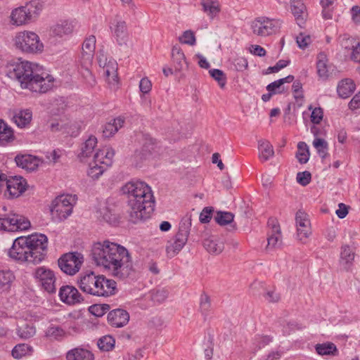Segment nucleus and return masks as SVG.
<instances>
[{
  "label": "nucleus",
  "mask_w": 360,
  "mask_h": 360,
  "mask_svg": "<svg viewBox=\"0 0 360 360\" xmlns=\"http://www.w3.org/2000/svg\"><path fill=\"white\" fill-rule=\"evenodd\" d=\"M6 75L18 82L22 89L44 94L53 86L54 79L37 65L27 60L9 63Z\"/></svg>",
  "instance_id": "7ed1b4c3"
},
{
  "label": "nucleus",
  "mask_w": 360,
  "mask_h": 360,
  "mask_svg": "<svg viewBox=\"0 0 360 360\" xmlns=\"http://www.w3.org/2000/svg\"><path fill=\"white\" fill-rule=\"evenodd\" d=\"M73 26L72 23L68 21H63L60 24H57L53 29V32L55 35L62 37L72 33Z\"/></svg>",
  "instance_id": "58836bf2"
},
{
  "label": "nucleus",
  "mask_w": 360,
  "mask_h": 360,
  "mask_svg": "<svg viewBox=\"0 0 360 360\" xmlns=\"http://www.w3.org/2000/svg\"><path fill=\"white\" fill-rule=\"evenodd\" d=\"M351 59L354 62L359 63L358 70L360 74V43H359L355 47H354L351 55Z\"/></svg>",
  "instance_id": "69168bd1"
},
{
  "label": "nucleus",
  "mask_w": 360,
  "mask_h": 360,
  "mask_svg": "<svg viewBox=\"0 0 360 360\" xmlns=\"http://www.w3.org/2000/svg\"><path fill=\"white\" fill-rule=\"evenodd\" d=\"M115 344V340L111 335H105L101 338L97 342L98 348L104 352L112 350Z\"/></svg>",
  "instance_id": "a19ab883"
},
{
  "label": "nucleus",
  "mask_w": 360,
  "mask_h": 360,
  "mask_svg": "<svg viewBox=\"0 0 360 360\" xmlns=\"http://www.w3.org/2000/svg\"><path fill=\"white\" fill-rule=\"evenodd\" d=\"M15 279L13 273L10 269H0V288L8 289Z\"/></svg>",
  "instance_id": "e433bc0d"
},
{
  "label": "nucleus",
  "mask_w": 360,
  "mask_h": 360,
  "mask_svg": "<svg viewBox=\"0 0 360 360\" xmlns=\"http://www.w3.org/2000/svg\"><path fill=\"white\" fill-rule=\"evenodd\" d=\"M77 284L81 290L93 296L108 297L117 292V283L114 280L103 275H96L93 271L81 275Z\"/></svg>",
  "instance_id": "39448f33"
},
{
  "label": "nucleus",
  "mask_w": 360,
  "mask_h": 360,
  "mask_svg": "<svg viewBox=\"0 0 360 360\" xmlns=\"http://www.w3.org/2000/svg\"><path fill=\"white\" fill-rule=\"evenodd\" d=\"M311 37L309 34L302 32L300 33L296 37V42L299 48L304 49L311 43Z\"/></svg>",
  "instance_id": "864d4df0"
},
{
  "label": "nucleus",
  "mask_w": 360,
  "mask_h": 360,
  "mask_svg": "<svg viewBox=\"0 0 360 360\" xmlns=\"http://www.w3.org/2000/svg\"><path fill=\"white\" fill-rule=\"evenodd\" d=\"M295 222L297 238L304 243L311 233V223L308 214L302 210H298L295 214Z\"/></svg>",
  "instance_id": "ddd939ff"
},
{
  "label": "nucleus",
  "mask_w": 360,
  "mask_h": 360,
  "mask_svg": "<svg viewBox=\"0 0 360 360\" xmlns=\"http://www.w3.org/2000/svg\"><path fill=\"white\" fill-rule=\"evenodd\" d=\"M349 108L352 110L360 108V91L355 94L349 101Z\"/></svg>",
  "instance_id": "338daca9"
},
{
  "label": "nucleus",
  "mask_w": 360,
  "mask_h": 360,
  "mask_svg": "<svg viewBox=\"0 0 360 360\" xmlns=\"http://www.w3.org/2000/svg\"><path fill=\"white\" fill-rule=\"evenodd\" d=\"M34 275L45 291L49 293L56 292V276L53 271L45 266H40L36 269Z\"/></svg>",
  "instance_id": "f8f14e48"
},
{
  "label": "nucleus",
  "mask_w": 360,
  "mask_h": 360,
  "mask_svg": "<svg viewBox=\"0 0 360 360\" xmlns=\"http://www.w3.org/2000/svg\"><path fill=\"white\" fill-rule=\"evenodd\" d=\"M44 6L40 0H32L25 6L14 9L11 13V20L16 25H21L30 22L39 15Z\"/></svg>",
  "instance_id": "423d86ee"
},
{
  "label": "nucleus",
  "mask_w": 360,
  "mask_h": 360,
  "mask_svg": "<svg viewBox=\"0 0 360 360\" xmlns=\"http://www.w3.org/2000/svg\"><path fill=\"white\" fill-rule=\"evenodd\" d=\"M15 161L18 167L30 171L36 169L39 163V160L31 155H18Z\"/></svg>",
  "instance_id": "b1692460"
},
{
  "label": "nucleus",
  "mask_w": 360,
  "mask_h": 360,
  "mask_svg": "<svg viewBox=\"0 0 360 360\" xmlns=\"http://www.w3.org/2000/svg\"><path fill=\"white\" fill-rule=\"evenodd\" d=\"M75 201V197L71 195H61L56 198L50 209L53 218L58 221L67 219L72 212Z\"/></svg>",
  "instance_id": "1a4fd4ad"
},
{
  "label": "nucleus",
  "mask_w": 360,
  "mask_h": 360,
  "mask_svg": "<svg viewBox=\"0 0 360 360\" xmlns=\"http://www.w3.org/2000/svg\"><path fill=\"white\" fill-rule=\"evenodd\" d=\"M110 309V305L108 304H93L89 307V312L97 317L104 315Z\"/></svg>",
  "instance_id": "8fccbe9b"
},
{
  "label": "nucleus",
  "mask_w": 360,
  "mask_h": 360,
  "mask_svg": "<svg viewBox=\"0 0 360 360\" xmlns=\"http://www.w3.org/2000/svg\"><path fill=\"white\" fill-rule=\"evenodd\" d=\"M233 65L237 71H243L247 69L248 63L245 58L240 57L234 60Z\"/></svg>",
  "instance_id": "680f3d73"
},
{
  "label": "nucleus",
  "mask_w": 360,
  "mask_h": 360,
  "mask_svg": "<svg viewBox=\"0 0 360 360\" xmlns=\"http://www.w3.org/2000/svg\"><path fill=\"white\" fill-rule=\"evenodd\" d=\"M259 158L266 162L274 155V150L271 143L265 139L258 141Z\"/></svg>",
  "instance_id": "c756f323"
},
{
  "label": "nucleus",
  "mask_w": 360,
  "mask_h": 360,
  "mask_svg": "<svg viewBox=\"0 0 360 360\" xmlns=\"http://www.w3.org/2000/svg\"><path fill=\"white\" fill-rule=\"evenodd\" d=\"M7 231H25L30 227V221L24 216L13 214L6 217Z\"/></svg>",
  "instance_id": "aec40b11"
},
{
  "label": "nucleus",
  "mask_w": 360,
  "mask_h": 360,
  "mask_svg": "<svg viewBox=\"0 0 360 360\" xmlns=\"http://www.w3.org/2000/svg\"><path fill=\"white\" fill-rule=\"evenodd\" d=\"M36 328L34 323L23 322L21 325L18 326L16 333L18 337L23 340L30 339L36 334Z\"/></svg>",
  "instance_id": "72a5a7b5"
},
{
  "label": "nucleus",
  "mask_w": 360,
  "mask_h": 360,
  "mask_svg": "<svg viewBox=\"0 0 360 360\" xmlns=\"http://www.w3.org/2000/svg\"><path fill=\"white\" fill-rule=\"evenodd\" d=\"M355 253L348 245H342L340 253V266L345 271H349L354 259Z\"/></svg>",
  "instance_id": "4be33fe9"
},
{
  "label": "nucleus",
  "mask_w": 360,
  "mask_h": 360,
  "mask_svg": "<svg viewBox=\"0 0 360 360\" xmlns=\"http://www.w3.org/2000/svg\"><path fill=\"white\" fill-rule=\"evenodd\" d=\"M200 309L202 315L205 319L210 314L211 303L210 297L206 294H202L200 296Z\"/></svg>",
  "instance_id": "de8ad7c7"
},
{
  "label": "nucleus",
  "mask_w": 360,
  "mask_h": 360,
  "mask_svg": "<svg viewBox=\"0 0 360 360\" xmlns=\"http://www.w3.org/2000/svg\"><path fill=\"white\" fill-rule=\"evenodd\" d=\"M67 360H94V356L89 350L82 347H75L66 353Z\"/></svg>",
  "instance_id": "a878e982"
},
{
  "label": "nucleus",
  "mask_w": 360,
  "mask_h": 360,
  "mask_svg": "<svg viewBox=\"0 0 360 360\" xmlns=\"http://www.w3.org/2000/svg\"><path fill=\"white\" fill-rule=\"evenodd\" d=\"M96 145L97 139L94 136H89V139L82 144L80 157L90 156L93 153Z\"/></svg>",
  "instance_id": "4c0bfd02"
},
{
  "label": "nucleus",
  "mask_w": 360,
  "mask_h": 360,
  "mask_svg": "<svg viewBox=\"0 0 360 360\" xmlns=\"http://www.w3.org/2000/svg\"><path fill=\"white\" fill-rule=\"evenodd\" d=\"M84 262L83 255L77 252H68L62 255L58 260L60 270L68 275L77 274Z\"/></svg>",
  "instance_id": "9d476101"
},
{
  "label": "nucleus",
  "mask_w": 360,
  "mask_h": 360,
  "mask_svg": "<svg viewBox=\"0 0 360 360\" xmlns=\"http://www.w3.org/2000/svg\"><path fill=\"white\" fill-rule=\"evenodd\" d=\"M291 11L293 14L297 25L302 27L305 22L307 17L306 7L300 1H294L291 4Z\"/></svg>",
  "instance_id": "cd10ccee"
},
{
  "label": "nucleus",
  "mask_w": 360,
  "mask_h": 360,
  "mask_svg": "<svg viewBox=\"0 0 360 360\" xmlns=\"http://www.w3.org/2000/svg\"><path fill=\"white\" fill-rule=\"evenodd\" d=\"M272 340V338L269 336L264 335V336H260L257 335L255 336L254 340V344L256 345L257 349H261L264 347V346L267 345L269 342H271Z\"/></svg>",
  "instance_id": "bf43d9fd"
},
{
  "label": "nucleus",
  "mask_w": 360,
  "mask_h": 360,
  "mask_svg": "<svg viewBox=\"0 0 360 360\" xmlns=\"http://www.w3.org/2000/svg\"><path fill=\"white\" fill-rule=\"evenodd\" d=\"M234 215L229 212L219 211L214 216L215 221L221 226H225L233 221Z\"/></svg>",
  "instance_id": "37998d69"
},
{
  "label": "nucleus",
  "mask_w": 360,
  "mask_h": 360,
  "mask_svg": "<svg viewBox=\"0 0 360 360\" xmlns=\"http://www.w3.org/2000/svg\"><path fill=\"white\" fill-rule=\"evenodd\" d=\"M58 296L62 302L70 306L80 304L84 300L78 290L70 285L61 286L59 289Z\"/></svg>",
  "instance_id": "4468645a"
},
{
  "label": "nucleus",
  "mask_w": 360,
  "mask_h": 360,
  "mask_svg": "<svg viewBox=\"0 0 360 360\" xmlns=\"http://www.w3.org/2000/svg\"><path fill=\"white\" fill-rule=\"evenodd\" d=\"M179 41L182 44L194 45L195 44V37L192 31L187 30L185 31L183 35L179 37Z\"/></svg>",
  "instance_id": "6e6d98bb"
},
{
  "label": "nucleus",
  "mask_w": 360,
  "mask_h": 360,
  "mask_svg": "<svg viewBox=\"0 0 360 360\" xmlns=\"http://www.w3.org/2000/svg\"><path fill=\"white\" fill-rule=\"evenodd\" d=\"M313 146L316 149L317 153L322 158H325L328 155V145L323 139L316 138L313 141Z\"/></svg>",
  "instance_id": "a18cd8bd"
},
{
  "label": "nucleus",
  "mask_w": 360,
  "mask_h": 360,
  "mask_svg": "<svg viewBox=\"0 0 360 360\" xmlns=\"http://www.w3.org/2000/svg\"><path fill=\"white\" fill-rule=\"evenodd\" d=\"M297 152L296 153V158L300 164H305L309 159V150L306 143L300 141L297 144Z\"/></svg>",
  "instance_id": "ea45409f"
},
{
  "label": "nucleus",
  "mask_w": 360,
  "mask_h": 360,
  "mask_svg": "<svg viewBox=\"0 0 360 360\" xmlns=\"http://www.w3.org/2000/svg\"><path fill=\"white\" fill-rule=\"evenodd\" d=\"M152 88L151 82L147 78L143 77L139 82L140 91L143 94H148Z\"/></svg>",
  "instance_id": "e2e57ef3"
},
{
  "label": "nucleus",
  "mask_w": 360,
  "mask_h": 360,
  "mask_svg": "<svg viewBox=\"0 0 360 360\" xmlns=\"http://www.w3.org/2000/svg\"><path fill=\"white\" fill-rule=\"evenodd\" d=\"M308 108L309 110H312L310 116L311 122L314 124H320L323 117V109L320 107H317L313 109L311 105H309Z\"/></svg>",
  "instance_id": "603ef678"
},
{
  "label": "nucleus",
  "mask_w": 360,
  "mask_h": 360,
  "mask_svg": "<svg viewBox=\"0 0 360 360\" xmlns=\"http://www.w3.org/2000/svg\"><path fill=\"white\" fill-rule=\"evenodd\" d=\"M91 257L94 264L118 279L124 280L134 273L129 250L116 243L105 240L93 244Z\"/></svg>",
  "instance_id": "f257e3e1"
},
{
  "label": "nucleus",
  "mask_w": 360,
  "mask_h": 360,
  "mask_svg": "<svg viewBox=\"0 0 360 360\" xmlns=\"http://www.w3.org/2000/svg\"><path fill=\"white\" fill-rule=\"evenodd\" d=\"M209 72L211 77L218 82L219 86L224 88L226 83V76L224 72L219 69H212Z\"/></svg>",
  "instance_id": "3c124183"
},
{
  "label": "nucleus",
  "mask_w": 360,
  "mask_h": 360,
  "mask_svg": "<svg viewBox=\"0 0 360 360\" xmlns=\"http://www.w3.org/2000/svg\"><path fill=\"white\" fill-rule=\"evenodd\" d=\"M206 250L213 255H219L224 249V242L216 236H210L203 240Z\"/></svg>",
  "instance_id": "393cba45"
},
{
  "label": "nucleus",
  "mask_w": 360,
  "mask_h": 360,
  "mask_svg": "<svg viewBox=\"0 0 360 360\" xmlns=\"http://www.w3.org/2000/svg\"><path fill=\"white\" fill-rule=\"evenodd\" d=\"M315 349L316 352L322 356H336L338 355V353L336 345L330 342H327L322 344H317L315 347Z\"/></svg>",
  "instance_id": "f704fd0d"
},
{
  "label": "nucleus",
  "mask_w": 360,
  "mask_h": 360,
  "mask_svg": "<svg viewBox=\"0 0 360 360\" xmlns=\"http://www.w3.org/2000/svg\"><path fill=\"white\" fill-rule=\"evenodd\" d=\"M212 211H213V210L212 207H205L202 210V211L201 212L200 217H199V219H200V222H202L203 224L208 223L212 219Z\"/></svg>",
  "instance_id": "052dcab7"
},
{
  "label": "nucleus",
  "mask_w": 360,
  "mask_h": 360,
  "mask_svg": "<svg viewBox=\"0 0 360 360\" xmlns=\"http://www.w3.org/2000/svg\"><path fill=\"white\" fill-rule=\"evenodd\" d=\"M106 167L105 165L93 161L89 164V168L87 172L88 176L94 179H96L103 173Z\"/></svg>",
  "instance_id": "c03bdc74"
},
{
  "label": "nucleus",
  "mask_w": 360,
  "mask_h": 360,
  "mask_svg": "<svg viewBox=\"0 0 360 360\" xmlns=\"http://www.w3.org/2000/svg\"><path fill=\"white\" fill-rule=\"evenodd\" d=\"M202 6L204 11L207 13L211 18H213L220 11L217 0H202Z\"/></svg>",
  "instance_id": "c9c22d12"
},
{
  "label": "nucleus",
  "mask_w": 360,
  "mask_h": 360,
  "mask_svg": "<svg viewBox=\"0 0 360 360\" xmlns=\"http://www.w3.org/2000/svg\"><path fill=\"white\" fill-rule=\"evenodd\" d=\"M297 181L302 186H307L311 179V174L308 171L298 172L296 177Z\"/></svg>",
  "instance_id": "5fc2aeb1"
},
{
  "label": "nucleus",
  "mask_w": 360,
  "mask_h": 360,
  "mask_svg": "<svg viewBox=\"0 0 360 360\" xmlns=\"http://www.w3.org/2000/svg\"><path fill=\"white\" fill-rule=\"evenodd\" d=\"M48 238L42 233L28 237H18L9 250V256L16 261L37 264L42 262L47 253Z\"/></svg>",
  "instance_id": "20e7f679"
},
{
  "label": "nucleus",
  "mask_w": 360,
  "mask_h": 360,
  "mask_svg": "<svg viewBox=\"0 0 360 360\" xmlns=\"http://www.w3.org/2000/svg\"><path fill=\"white\" fill-rule=\"evenodd\" d=\"M124 119L122 117H118L109 122L103 126V135L105 137H110L113 136L121 127H123Z\"/></svg>",
  "instance_id": "473e14b6"
},
{
  "label": "nucleus",
  "mask_w": 360,
  "mask_h": 360,
  "mask_svg": "<svg viewBox=\"0 0 360 360\" xmlns=\"http://www.w3.org/2000/svg\"><path fill=\"white\" fill-rule=\"evenodd\" d=\"M335 213L340 219L345 218L348 214L347 206L344 203H340L338 205V209L336 210Z\"/></svg>",
  "instance_id": "774afa93"
},
{
  "label": "nucleus",
  "mask_w": 360,
  "mask_h": 360,
  "mask_svg": "<svg viewBox=\"0 0 360 360\" xmlns=\"http://www.w3.org/2000/svg\"><path fill=\"white\" fill-rule=\"evenodd\" d=\"M15 45L17 49L27 53H41L44 49V44L39 37L30 31L18 33L15 37Z\"/></svg>",
  "instance_id": "6e6552de"
},
{
  "label": "nucleus",
  "mask_w": 360,
  "mask_h": 360,
  "mask_svg": "<svg viewBox=\"0 0 360 360\" xmlns=\"http://www.w3.org/2000/svg\"><path fill=\"white\" fill-rule=\"evenodd\" d=\"M57 321V319H52L49 326L44 330V337L51 342H61L68 335L64 324L60 326L53 323Z\"/></svg>",
  "instance_id": "f3484780"
},
{
  "label": "nucleus",
  "mask_w": 360,
  "mask_h": 360,
  "mask_svg": "<svg viewBox=\"0 0 360 360\" xmlns=\"http://www.w3.org/2000/svg\"><path fill=\"white\" fill-rule=\"evenodd\" d=\"M191 226V218H184L179 224V231L168 241L166 247L167 256L172 258L176 256L186 245Z\"/></svg>",
  "instance_id": "0eeeda50"
},
{
  "label": "nucleus",
  "mask_w": 360,
  "mask_h": 360,
  "mask_svg": "<svg viewBox=\"0 0 360 360\" xmlns=\"http://www.w3.org/2000/svg\"><path fill=\"white\" fill-rule=\"evenodd\" d=\"M32 351V347L25 343L15 345L11 351V354L15 359H21L22 357L29 354Z\"/></svg>",
  "instance_id": "79ce46f5"
},
{
  "label": "nucleus",
  "mask_w": 360,
  "mask_h": 360,
  "mask_svg": "<svg viewBox=\"0 0 360 360\" xmlns=\"http://www.w3.org/2000/svg\"><path fill=\"white\" fill-rule=\"evenodd\" d=\"M281 25V22L279 20L261 17L252 22L251 27L254 34L266 37L276 32Z\"/></svg>",
  "instance_id": "9b49d317"
},
{
  "label": "nucleus",
  "mask_w": 360,
  "mask_h": 360,
  "mask_svg": "<svg viewBox=\"0 0 360 360\" xmlns=\"http://www.w3.org/2000/svg\"><path fill=\"white\" fill-rule=\"evenodd\" d=\"M32 118V111L29 109H26L21 110L18 112H15L13 115V120L18 127L25 128L30 124Z\"/></svg>",
  "instance_id": "2f4dec72"
},
{
  "label": "nucleus",
  "mask_w": 360,
  "mask_h": 360,
  "mask_svg": "<svg viewBox=\"0 0 360 360\" xmlns=\"http://www.w3.org/2000/svg\"><path fill=\"white\" fill-rule=\"evenodd\" d=\"M15 139L13 129L2 119H0V144L7 145Z\"/></svg>",
  "instance_id": "7c9ffc66"
},
{
  "label": "nucleus",
  "mask_w": 360,
  "mask_h": 360,
  "mask_svg": "<svg viewBox=\"0 0 360 360\" xmlns=\"http://www.w3.org/2000/svg\"><path fill=\"white\" fill-rule=\"evenodd\" d=\"M268 231L266 250H272L280 247L282 243V236L280 226L274 219H269L268 221Z\"/></svg>",
  "instance_id": "2eb2a0df"
},
{
  "label": "nucleus",
  "mask_w": 360,
  "mask_h": 360,
  "mask_svg": "<svg viewBox=\"0 0 360 360\" xmlns=\"http://www.w3.org/2000/svg\"><path fill=\"white\" fill-rule=\"evenodd\" d=\"M356 85L354 81L347 78L342 79L337 87V92L340 97L342 98H349L355 91Z\"/></svg>",
  "instance_id": "bb28decb"
},
{
  "label": "nucleus",
  "mask_w": 360,
  "mask_h": 360,
  "mask_svg": "<svg viewBox=\"0 0 360 360\" xmlns=\"http://www.w3.org/2000/svg\"><path fill=\"white\" fill-rule=\"evenodd\" d=\"M101 216L103 219L108 224H115L117 221V217L113 210L108 206L100 209Z\"/></svg>",
  "instance_id": "09e8293b"
},
{
  "label": "nucleus",
  "mask_w": 360,
  "mask_h": 360,
  "mask_svg": "<svg viewBox=\"0 0 360 360\" xmlns=\"http://www.w3.org/2000/svg\"><path fill=\"white\" fill-rule=\"evenodd\" d=\"M172 59L176 71H181L184 67H187L185 55L179 46H173L172 49Z\"/></svg>",
  "instance_id": "c85d7f7f"
},
{
  "label": "nucleus",
  "mask_w": 360,
  "mask_h": 360,
  "mask_svg": "<svg viewBox=\"0 0 360 360\" xmlns=\"http://www.w3.org/2000/svg\"><path fill=\"white\" fill-rule=\"evenodd\" d=\"M282 86H283V81L280 80V79H279L276 80V81L270 83L269 84H268L266 86V90L268 91H272L275 94H281L284 91V89L282 87Z\"/></svg>",
  "instance_id": "4d7b16f0"
},
{
  "label": "nucleus",
  "mask_w": 360,
  "mask_h": 360,
  "mask_svg": "<svg viewBox=\"0 0 360 360\" xmlns=\"http://www.w3.org/2000/svg\"><path fill=\"white\" fill-rule=\"evenodd\" d=\"M129 321V314L123 309H115L108 314L109 324L115 328H122L126 326Z\"/></svg>",
  "instance_id": "412c9836"
},
{
  "label": "nucleus",
  "mask_w": 360,
  "mask_h": 360,
  "mask_svg": "<svg viewBox=\"0 0 360 360\" xmlns=\"http://www.w3.org/2000/svg\"><path fill=\"white\" fill-rule=\"evenodd\" d=\"M317 73L321 78H326L328 77V68L326 65V56L323 53H320L318 56V61L316 63Z\"/></svg>",
  "instance_id": "49530a36"
},
{
  "label": "nucleus",
  "mask_w": 360,
  "mask_h": 360,
  "mask_svg": "<svg viewBox=\"0 0 360 360\" xmlns=\"http://www.w3.org/2000/svg\"><path fill=\"white\" fill-rule=\"evenodd\" d=\"M112 36L120 46L126 45L128 40V30L127 23L118 16H116L113 26H110Z\"/></svg>",
  "instance_id": "a211bd4d"
},
{
  "label": "nucleus",
  "mask_w": 360,
  "mask_h": 360,
  "mask_svg": "<svg viewBox=\"0 0 360 360\" xmlns=\"http://www.w3.org/2000/svg\"><path fill=\"white\" fill-rule=\"evenodd\" d=\"M121 191L127 198V212L131 222L137 224L151 217L155 207V198L148 184L133 179L122 186Z\"/></svg>",
  "instance_id": "f03ea898"
},
{
  "label": "nucleus",
  "mask_w": 360,
  "mask_h": 360,
  "mask_svg": "<svg viewBox=\"0 0 360 360\" xmlns=\"http://www.w3.org/2000/svg\"><path fill=\"white\" fill-rule=\"evenodd\" d=\"M100 67H103V73L110 85L115 87L118 84L117 63L115 60H110L108 63L99 58Z\"/></svg>",
  "instance_id": "6ab92c4d"
},
{
  "label": "nucleus",
  "mask_w": 360,
  "mask_h": 360,
  "mask_svg": "<svg viewBox=\"0 0 360 360\" xmlns=\"http://www.w3.org/2000/svg\"><path fill=\"white\" fill-rule=\"evenodd\" d=\"M153 149L154 146L150 141L146 142L140 148L136 149L131 156L133 164L136 167L139 166L141 162L150 156Z\"/></svg>",
  "instance_id": "5701e85b"
},
{
  "label": "nucleus",
  "mask_w": 360,
  "mask_h": 360,
  "mask_svg": "<svg viewBox=\"0 0 360 360\" xmlns=\"http://www.w3.org/2000/svg\"><path fill=\"white\" fill-rule=\"evenodd\" d=\"M290 64V60H278L274 66H270L267 68L266 71V74L278 72L281 69L285 68Z\"/></svg>",
  "instance_id": "13d9d810"
},
{
  "label": "nucleus",
  "mask_w": 360,
  "mask_h": 360,
  "mask_svg": "<svg viewBox=\"0 0 360 360\" xmlns=\"http://www.w3.org/2000/svg\"><path fill=\"white\" fill-rule=\"evenodd\" d=\"M96 48V37L94 35L89 36L85 39L82 44V51L81 56V63L86 68L87 72L91 76L88 67L92 63L94 54Z\"/></svg>",
  "instance_id": "dca6fc26"
},
{
  "label": "nucleus",
  "mask_w": 360,
  "mask_h": 360,
  "mask_svg": "<svg viewBox=\"0 0 360 360\" xmlns=\"http://www.w3.org/2000/svg\"><path fill=\"white\" fill-rule=\"evenodd\" d=\"M103 149L105 150L104 165L108 167L112 165V158L115 155V151L112 148H105Z\"/></svg>",
  "instance_id": "0e129e2a"
}]
</instances>
